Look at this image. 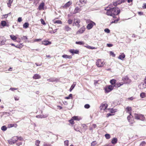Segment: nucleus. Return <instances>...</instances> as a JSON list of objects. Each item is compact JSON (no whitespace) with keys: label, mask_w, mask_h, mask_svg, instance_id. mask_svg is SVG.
Returning a JSON list of instances; mask_svg holds the SVG:
<instances>
[{"label":"nucleus","mask_w":146,"mask_h":146,"mask_svg":"<svg viewBox=\"0 0 146 146\" xmlns=\"http://www.w3.org/2000/svg\"><path fill=\"white\" fill-rule=\"evenodd\" d=\"M97 143L96 141H93L91 144V146H94Z\"/></svg>","instance_id":"49"},{"label":"nucleus","mask_w":146,"mask_h":146,"mask_svg":"<svg viewBox=\"0 0 146 146\" xmlns=\"http://www.w3.org/2000/svg\"><path fill=\"white\" fill-rule=\"evenodd\" d=\"M85 30V28L84 26H83L80 28L79 30L76 32L77 34H81L84 33Z\"/></svg>","instance_id":"10"},{"label":"nucleus","mask_w":146,"mask_h":146,"mask_svg":"<svg viewBox=\"0 0 146 146\" xmlns=\"http://www.w3.org/2000/svg\"><path fill=\"white\" fill-rule=\"evenodd\" d=\"M108 105L106 103L102 104H101L100 108L101 110L105 111Z\"/></svg>","instance_id":"7"},{"label":"nucleus","mask_w":146,"mask_h":146,"mask_svg":"<svg viewBox=\"0 0 146 146\" xmlns=\"http://www.w3.org/2000/svg\"><path fill=\"white\" fill-rule=\"evenodd\" d=\"M74 120V119H73L72 118V119L71 120H69V121L71 124H73L74 123V122L73 121Z\"/></svg>","instance_id":"53"},{"label":"nucleus","mask_w":146,"mask_h":146,"mask_svg":"<svg viewBox=\"0 0 146 146\" xmlns=\"http://www.w3.org/2000/svg\"><path fill=\"white\" fill-rule=\"evenodd\" d=\"M107 46L108 47H111L113 46V45L112 44H107Z\"/></svg>","instance_id":"59"},{"label":"nucleus","mask_w":146,"mask_h":146,"mask_svg":"<svg viewBox=\"0 0 146 146\" xmlns=\"http://www.w3.org/2000/svg\"><path fill=\"white\" fill-rule=\"evenodd\" d=\"M21 39L22 40H26L28 38L26 36H23L21 37Z\"/></svg>","instance_id":"57"},{"label":"nucleus","mask_w":146,"mask_h":146,"mask_svg":"<svg viewBox=\"0 0 146 146\" xmlns=\"http://www.w3.org/2000/svg\"><path fill=\"white\" fill-rule=\"evenodd\" d=\"M140 96L141 98H144L146 96L144 92H142L140 94Z\"/></svg>","instance_id":"39"},{"label":"nucleus","mask_w":146,"mask_h":146,"mask_svg":"<svg viewBox=\"0 0 146 146\" xmlns=\"http://www.w3.org/2000/svg\"><path fill=\"white\" fill-rule=\"evenodd\" d=\"M104 31L105 32L107 33H109L110 32V30L108 28L105 29Z\"/></svg>","instance_id":"48"},{"label":"nucleus","mask_w":146,"mask_h":146,"mask_svg":"<svg viewBox=\"0 0 146 146\" xmlns=\"http://www.w3.org/2000/svg\"><path fill=\"white\" fill-rule=\"evenodd\" d=\"M126 110L127 112L128 113L129 115H130V114H131V111H132V109L131 107H127L126 108Z\"/></svg>","instance_id":"13"},{"label":"nucleus","mask_w":146,"mask_h":146,"mask_svg":"<svg viewBox=\"0 0 146 146\" xmlns=\"http://www.w3.org/2000/svg\"><path fill=\"white\" fill-rule=\"evenodd\" d=\"M18 140H19L20 141H22L23 140V138L21 137H18Z\"/></svg>","instance_id":"62"},{"label":"nucleus","mask_w":146,"mask_h":146,"mask_svg":"<svg viewBox=\"0 0 146 146\" xmlns=\"http://www.w3.org/2000/svg\"><path fill=\"white\" fill-rule=\"evenodd\" d=\"M80 2L82 4H86L87 3V1L86 0H80Z\"/></svg>","instance_id":"47"},{"label":"nucleus","mask_w":146,"mask_h":146,"mask_svg":"<svg viewBox=\"0 0 146 146\" xmlns=\"http://www.w3.org/2000/svg\"><path fill=\"white\" fill-rule=\"evenodd\" d=\"M97 126L95 124H93L92 125V127H90V130H92L93 129L95 128Z\"/></svg>","instance_id":"33"},{"label":"nucleus","mask_w":146,"mask_h":146,"mask_svg":"<svg viewBox=\"0 0 146 146\" xmlns=\"http://www.w3.org/2000/svg\"><path fill=\"white\" fill-rule=\"evenodd\" d=\"M133 115L135 119H137L143 121L145 119L143 115L141 114L134 113Z\"/></svg>","instance_id":"4"},{"label":"nucleus","mask_w":146,"mask_h":146,"mask_svg":"<svg viewBox=\"0 0 146 146\" xmlns=\"http://www.w3.org/2000/svg\"><path fill=\"white\" fill-rule=\"evenodd\" d=\"M71 28H70L68 26L66 25L64 27V30L66 31H68L71 30Z\"/></svg>","instance_id":"35"},{"label":"nucleus","mask_w":146,"mask_h":146,"mask_svg":"<svg viewBox=\"0 0 146 146\" xmlns=\"http://www.w3.org/2000/svg\"><path fill=\"white\" fill-rule=\"evenodd\" d=\"M18 136H14L12 138V140L15 143L18 140Z\"/></svg>","instance_id":"25"},{"label":"nucleus","mask_w":146,"mask_h":146,"mask_svg":"<svg viewBox=\"0 0 146 146\" xmlns=\"http://www.w3.org/2000/svg\"><path fill=\"white\" fill-rule=\"evenodd\" d=\"M51 44V42L48 41H44L42 42V44L45 45H47Z\"/></svg>","instance_id":"19"},{"label":"nucleus","mask_w":146,"mask_h":146,"mask_svg":"<svg viewBox=\"0 0 146 146\" xmlns=\"http://www.w3.org/2000/svg\"><path fill=\"white\" fill-rule=\"evenodd\" d=\"M106 138L107 139H109L111 137L110 135L109 134H106L105 135Z\"/></svg>","instance_id":"41"},{"label":"nucleus","mask_w":146,"mask_h":146,"mask_svg":"<svg viewBox=\"0 0 146 146\" xmlns=\"http://www.w3.org/2000/svg\"><path fill=\"white\" fill-rule=\"evenodd\" d=\"M116 81L115 79H112L110 80V82L111 84L113 85L115 84L116 83Z\"/></svg>","instance_id":"37"},{"label":"nucleus","mask_w":146,"mask_h":146,"mask_svg":"<svg viewBox=\"0 0 146 146\" xmlns=\"http://www.w3.org/2000/svg\"><path fill=\"white\" fill-rule=\"evenodd\" d=\"M117 142V139L116 138H113L111 141V143L113 144H115Z\"/></svg>","instance_id":"17"},{"label":"nucleus","mask_w":146,"mask_h":146,"mask_svg":"<svg viewBox=\"0 0 146 146\" xmlns=\"http://www.w3.org/2000/svg\"><path fill=\"white\" fill-rule=\"evenodd\" d=\"M110 54L113 57H114L115 56V54H114V52L112 51H110Z\"/></svg>","instance_id":"51"},{"label":"nucleus","mask_w":146,"mask_h":146,"mask_svg":"<svg viewBox=\"0 0 146 146\" xmlns=\"http://www.w3.org/2000/svg\"><path fill=\"white\" fill-rule=\"evenodd\" d=\"M6 41V40L5 39H3L1 41L0 40V46L2 45L5 44Z\"/></svg>","instance_id":"31"},{"label":"nucleus","mask_w":146,"mask_h":146,"mask_svg":"<svg viewBox=\"0 0 146 146\" xmlns=\"http://www.w3.org/2000/svg\"><path fill=\"white\" fill-rule=\"evenodd\" d=\"M48 116L46 115H37L36 116V117L37 118H45L46 117Z\"/></svg>","instance_id":"26"},{"label":"nucleus","mask_w":146,"mask_h":146,"mask_svg":"<svg viewBox=\"0 0 146 146\" xmlns=\"http://www.w3.org/2000/svg\"><path fill=\"white\" fill-rule=\"evenodd\" d=\"M33 79H39L41 78L40 76L38 74H35L33 77Z\"/></svg>","instance_id":"18"},{"label":"nucleus","mask_w":146,"mask_h":146,"mask_svg":"<svg viewBox=\"0 0 146 146\" xmlns=\"http://www.w3.org/2000/svg\"><path fill=\"white\" fill-rule=\"evenodd\" d=\"M82 126L83 128H84V129L86 130L88 129V126L87 125L85 124H82Z\"/></svg>","instance_id":"38"},{"label":"nucleus","mask_w":146,"mask_h":146,"mask_svg":"<svg viewBox=\"0 0 146 146\" xmlns=\"http://www.w3.org/2000/svg\"><path fill=\"white\" fill-rule=\"evenodd\" d=\"M72 2L71 1H68L63 6V7L64 8H66L69 7V6L72 4Z\"/></svg>","instance_id":"12"},{"label":"nucleus","mask_w":146,"mask_h":146,"mask_svg":"<svg viewBox=\"0 0 146 146\" xmlns=\"http://www.w3.org/2000/svg\"><path fill=\"white\" fill-rule=\"evenodd\" d=\"M44 3L43 2L41 3L38 7V9L40 10H41L42 9H44Z\"/></svg>","instance_id":"15"},{"label":"nucleus","mask_w":146,"mask_h":146,"mask_svg":"<svg viewBox=\"0 0 146 146\" xmlns=\"http://www.w3.org/2000/svg\"><path fill=\"white\" fill-rule=\"evenodd\" d=\"M125 55L123 53L121 55H119L118 57V58L121 60H123V59L125 58Z\"/></svg>","instance_id":"24"},{"label":"nucleus","mask_w":146,"mask_h":146,"mask_svg":"<svg viewBox=\"0 0 146 146\" xmlns=\"http://www.w3.org/2000/svg\"><path fill=\"white\" fill-rule=\"evenodd\" d=\"M146 144V143L144 141H142L140 144V146H145Z\"/></svg>","instance_id":"46"},{"label":"nucleus","mask_w":146,"mask_h":146,"mask_svg":"<svg viewBox=\"0 0 146 146\" xmlns=\"http://www.w3.org/2000/svg\"><path fill=\"white\" fill-rule=\"evenodd\" d=\"M13 0H9L8 2L7 3L8 6L9 7H10L11 4L13 2Z\"/></svg>","instance_id":"28"},{"label":"nucleus","mask_w":146,"mask_h":146,"mask_svg":"<svg viewBox=\"0 0 146 146\" xmlns=\"http://www.w3.org/2000/svg\"><path fill=\"white\" fill-rule=\"evenodd\" d=\"M81 11V9H80L78 7H77L75 9L74 12V13H76Z\"/></svg>","instance_id":"21"},{"label":"nucleus","mask_w":146,"mask_h":146,"mask_svg":"<svg viewBox=\"0 0 146 146\" xmlns=\"http://www.w3.org/2000/svg\"><path fill=\"white\" fill-rule=\"evenodd\" d=\"M76 85V82H74L73 84L71 86L70 88V91L71 92L72 90L73 89V88L75 87V85Z\"/></svg>","instance_id":"32"},{"label":"nucleus","mask_w":146,"mask_h":146,"mask_svg":"<svg viewBox=\"0 0 146 146\" xmlns=\"http://www.w3.org/2000/svg\"><path fill=\"white\" fill-rule=\"evenodd\" d=\"M62 56L63 58H68L70 59L72 58V56H71L68 55L66 54L63 55Z\"/></svg>","instance_id":"20"},{"label":"nucleus","mask_w":146,"mask_h":146,"mask_svg":"<svg viewBox=\"0 0 146 146\" xmlns=\"http://www.w3.org/2000/svg\"><path fill=\"white\" fill-rule=\"evenodd\" d=\"M8 142L10 144H11H11H13L15 143H14V142H13V140H12V139H11V140H8Z\"/></svg>","instance_id":"50"},{"label":"nucleus","mask_w":146,"mask_h":146,"mask_svg":"<svg viewBox=\"0 0 146 146\" xmlns=\"http://www.w3.org/2000/svg\"><path fill=\"white\" fill-rule=\"evenodd\" d=\"M6 23L5 21H3L1 22V25L2 26L4 27L6 26Z\"/></svg>","instance_id":"44"},{"label":"nucleus","mask_w":146,"mask_h":146,"mask_svg":"<svg viewBox=\"0 0 146 146\" xmlns=\"http://www.w3.org/2000/svg\"><path fill=\"white\" fill-rule=\"evenodd\" d=\"M68 140H66L64 141V143L65 145L66 146H68Z\"/></svg>","instance_id":"55"},{"label":"nucleus","mask_w":146,"mask_h":146,"mask_svg":"<svg viewBox=\"0 0 146 146\" xmlns=\"http://www.w3.org/2000/svg\"><path fill=\"white\" fill-rule=\"evenodd\" d=\"M72 94H70L69 95V96L68 97H66L65 98V99H69L72 98Z\"/></svg>","instance_id":"42"},{"label":"nucleus","mask_w":146,"mask_h":146,"mask_svg":"<svg viewBox=\"0 0 146 146\" xmlns=\"http://www.w3.org/2000/svg\"><path fill=\"white\" fill-rule=\"evenodd\" d=\"M14 124H9L8 125V127H14Z\"/></svg>","instance_id":"61"},{"label":"nucleus","mask_w":146,"mask_h":146,"mask_svg":"<svg viewBox=\"0 0 146 146\" xmlns=\"http://www.w3.org/2000/svg\"><path fill=\"white\" fill-rule=\"evenodd\" d=\"M123 84L124 83L123 82H117L115 85L114 86L116 87H119L123 85Z\"/></svg>","instance_id":"14"},{"label":"nucleus","mask_w":146,"mask_h":146,"mask_svg":"<svg viewBox=\"0 0 146 146\" xmlns=\"http://www.w3.org/2000/svg\"><path fill=\"white\" fill-rule=\"evenodd\" d=\"M53 22L54 23H57L59 24H61L62 23V21L59 20H53Z\"/></svg>","instance_id":"27"},{"label":"nucleus","mask_w":146,"mask_h":146,"mask_svg":"<svg viewBox=\"0 0 146 146\" xmlns=\"http://www.w3.org/2000/svg\"><path fill=\"white\" fill-rule=\"evenodd\" d=\"M122 80L123 81L124 84H128L130 83L131 82V80L129 79V78L127 76H125L122 78Z\"/></svg>","instance_id":"6"},{"label":"nucleus","mask_w":146,"mask_h":146,"mask_svg":"<svg viewBox=\"0 0 146 146\" xmlns=\"http://www.w3.org/2000/svg\"><path fill=\"white\" fill-rule=\"evenodd\" d=\"M22 19L21 17H19L18 19V21L19 22H21L22 21Z\"/></svg>","instance_id":"63"},{"label":"nucleus","mask_w":146,"mask_h":146,"mask_svg":"<svg viewBox=\"0 0 146 146\" xmlns=\"http://www.w3.org/2000/svg\"><path fill=\"white\" fill-rule=\"evenodd\" d=\"M11 39L14 40H15L17 39V37L16 36L14 35H12L10 36Z\"/></svg>","instance_id":"30"},{"label":"nucleus","mask_w":146,"mask_h":146,"mask_svg":"<svg viewBox=\"0 0 146 146\" xmlns=\"http://www.w3.org/2000/svg\"><path fill=\"white\" fill-rule=\"evenodd\" d=\"M72 20L71 19H69L68 20V23L69 24H71L72 23Z\"/></svg>","instance_id":"54"},{"label":"nucleus","mask_w":146,"mask_h":146,"mask_svg":"<svg viewBox=\"0 0 146 146\" xmlns=\"http://www.w3.org/2000/svg\"><path fill=\"white\" fill-rule=\"evenodd\" d=\"M74 129L76 131H79V129L78 128L76 127V125H74Z\"/></svg>","instance_id":"56"},{"label":"nucleus","mask_w":146,"mask_h":146,"mask_svg":"<svg viewBox=\"0 0 146 146\" xmlns=\"http://www.w3.org/2000/svg\"><path fill=\"white\" fill-rule=\"evenodd\" d=\"M29 23H25L23 25V28L26 29L29 27Z\"/></svg>","instance_id":"29"},{"label":"nucleus","mask_w":146,"mask_h":146,"mask_svg":"<svg viewBox=\"0 0 146 146\" xmlns=\"http://www.w3.org/2000/svg\"><path fill=\"white\" fill-rule=\"evenodd\" d=\"M40 142V141L39 140H36L35 141V146H39V144Z\"/></svg>","instance_id":"36"},{"label":"nucleus","mask_w":146,"mask_h":146,"mask_svg":"<svg viewBox=\"0 0 146 146\" xmlns=\"http://www.w3.org/2000/svg\"><path fill=\"white\" fill-rule=\"evenodd\" d=\"M143 8V9H145L146 8V3H144L142 7Z\"/></svg>","instance_id":"64"},{"label":"nucleus","mask_w":146,"mask_h":146,"mask_svg":"<svg viewBox=\"0 0 146 146\" xmlns=\"http://www.w3.org/2000/svg\"><path fill=\"white\" fill-rule=\"evenodd\" d=\"M113 4H111L108 7L105 9V10L107 11L106 14L108 15L112 16L114 19V21L111 22V24L113 23H116L117 22L118 20L116 19V17L114 16L118 15L120 12V10L117 7H113Z\"/></svg>","instance_id":"1"},{"label":"nucleus","mask_w":146,"mask_h":146,"mask_svg":"<svg viewBox=\"0 0 146 146\" xmlns=\"http://www.w3.org/2000/svg\"><path fill=\"white\" fill-rule=\"evenodd\" d=\"M1 130L3 131H5L7 129V128L5 126H3L1 127Z\"/></svg>","instance_id":"43"},{"label":"nucleus","mask_w":146,"mask_h":146,"mask_svg":"<svg viewBox=\"0 0 146 146\" xmlns=\"http://www.w3.org/2000/svg\"><path fill=\"white\" fill-rule=\"evenodd\" d=\"M141 89H143L146 88V82L144 81V82L140 85Z\"/></svg>","instance_id":"16"},{"label":"nucleus","mask_w":146,"mask_h":146,"mask_svg":"<svg viewBox=\"0 0 146 146\" xmlns=\"http://www.w3.org/2000/svg\"><path fill=\"white\" fill-rule=\"evenodd\" d=\"M133 115L131 114L128 116L127 119L129 122L131 123H132L133 122Z\"/></svg>","instance_id":"9"},{"label":"nucleus","mask_w":146,"mask_h":146,"mask_svg":"<svg viewBox=\"0 0 146 146\" xmlns=\"http://www.w3.org/2000/svg\"><path fill=\"white\" fill-rule=\"evenodd\" d=\"M43 146H51V145L49 144L44 143L43 144Z\"/></svg>","instance_id":"58"},{"label":"nucleus","mask_w":146,"mask_h":146,"mask_svg":"<svg viewBox=\"0 0 146 146\" xmlns=\"http://www.w3.org/2000/svg\"><path fill=\"white\" fill-rule=\"evenodd\" d=\"M70 52L72 54H77L79 51L77 50H72L71 49L70 50Z\"/></svg>","instance_id":"23"},{"label":"nucleus","mask_w":146,"mask_h":146,"mask_svg":"<svg viewBox=\"0 0 146 146\" xmlns=\"http://www.w3.org/2000/svg\"><path fill=\"white\" fill-rule=\"evenodd\" d=\"M72 119L74 120L79 121L81 119L80 117L78 116H74L72 117Z\"/></svg>","instance_id":"22"},{"label":"nucleus","mask_w":146,"mask_h":146,"mask_svg":"<svg viewBox=\"0 0 146 146\" xmlns=\"http://www.w3.org/2000/svg\"><path fill=\"white\" fill-rule=\"evenodd\" d=\"M113 88V87L111 85H109L108 86H107L105 88V92L106 93H108L111 91Z\"/></svg>","instance_id":"8"},{"label":"nucleus","mask_w":146,"mask_h":146,"mask_svg":"<svg viewBox=\"0 0 146 146\" xmlns=\"http://www.w3.org/2000/svg\"><path fill=\"white\" fill-rule=\"evenodd\" d=\"M80 23V20L78 19H74L73 24V26H76L77 27H80L79 23Z\"/></svg>","instance_id":"5"},{"label":"nucleus","mask_w":146,"mask_h":146,"mask_svg":"<svg viewBox=\"0 0 146 146\" xmlns=\"http://www.w3.org/2000/svg\"><path fill=\"white\" fill-rule=\"evenodd\" d=\"M125 2V0H118L116 2H114L113 3V5L115 6L118 5L120 4Z\"/></svg>","instance_id":"11"},{"label":"nucleus","mask_w":146,"mask_h":146,"mask_svg":"<svg viewBox=\"0 0 146 146\" xmlns=\"http://www.w3.org/2000/svg\"><path fill=\"white\" fill-rule=\"evenodd\" d=\"M84 107L85 108L88 109L90 108V106L88 104H86L85 105Z\"/></svg>","instance_id":"52"},{"label":"nucleus","mask_w":146,"mask_h":146,"mask_svg":"<svg viewBox=\"0 0 146 146\" xmlns=\"http://www.w3.org/2000/svg\"><path fill=\"white\" fill-rule=\"evenodd\" d=\"M105 63L104 60L101 59H98L97 60L96 64L98 67H101L103 66Z\"/></svg>","instance_id":"3"},{"label":"nucleus","mask_w":146,"mask_h":146,"mask_svg":"<svg viewBox=\"0 0 146 146\" xmlns=\"http://www.w3.org/2000/svg\"><path fill=\"white\" fill-rule=\"evenodd\" d=\"M76 43L77 44L79 45H82L84 44V43L83 41H78V42H76Z\"/></svg>","instance_id":"40"},{"label":"nucleus","mask_w":146,"mask_h":146,"mask_svg":"<svg viewBox=\"0 0 146 146\" xmlns=\"http://www.w3.org/2000/svg\"><path fill=\"white\" fill-rule=\"evenodd\" d=\"M40 21L41 22V23L43 24V25H45V23L44 21L43 20V19H40Z\"/></svg>","instance_id":"60"},{"label":"nucleus","mask_w":146,"mask_h":146,"mask_svg":"<svg viewBox=\"0 0 146 146\" xmlns=\"http://www.w3.org/2000/svg\"><path fill=\"white\" fill-rule=\"evenodd\" d=\"M47 81L50 82H54L56 80L55 78H51L47 79Z\"/></svg>","instance_id":"34"},{"label":"nucleus","mask_w":146,"mask_h":146,"mask_svg":"<svg viewBox=\"0 0 146 146\" xmlns=\"http://www.w3.org/2000/svg\"><path fill=\"white\" fill-rule=\"evenodd\" d=\"M41 39H40V38L36 39H35L34 40H33L32 42H39V41H41Z\"/></svg>","instance_id":"45"},{"label":"nucleus","mask_w":146,"mask_h":146,"mask_svg":"<svg viewBox=\"0 0 146 146\" xmlns=\"http://www.w3.org/2000/svg\"><path fill=\"white\" fill-rule=\"evenodd\" d=\"M86 23H88L87 26L86 27L89 30L91 29L94 25H96V23L90 20H87Z\"/></svg>","instance_id":"2"}]
</instances>
